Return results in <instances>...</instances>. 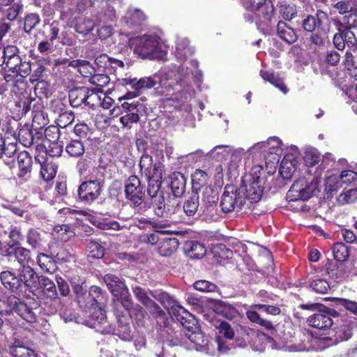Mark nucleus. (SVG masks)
I'll use <instances>...</instances> for the list:
<instances>
[{"mask_svg": "<svg viewBox=\"0 0 357 357\" xmlns=\"http://www.w3.org/2000/svg\"><path fill=\"white\" fill-rule=\"evenodd\" d=\"M198 62L191 60L186 63L185 66H181L177 71L169 70L159 79L157 76L145 77L137 79V78L122 79L121 84L130 86L135 91H140L143 89H151L160 82L161 93L165 96L172 95L170 98L178 102H188L193 96L194 92L187 86L185 89V77L189 73H192V69L197 70Z\"/></svg>", "mask_w": 357, "mask_h": 357, "instance_id": "1", "label": "nucleus"}, {"mask_svg": "<svg viewBox=\"0 0 357 357\" xmlns=\"http://www.w3.org/2000/svg\"><path fill=\"white\" fill-rule=\"evenodd\" d=\"M105 301V295L101 289L96 286L91 287L86 303V307L89 309V316L85 320V324L102 334H109L113 332L114 328L107 321L105 312L102 308Z\"/></svg>", "mask_w": 357, "mask_h": 357, "instance_id": "2", "label": "nucleus"}, {"mask_svg": "<svg viewBox=\"0 0 357 357\" xmlns=\"http://www.w3.org/2000/svg\"><path fill=\"white\" fill-rule=\"evenodd\" d=\"M245 9L252 13L245 15L248 22H255L257 28L264 34H270L274 26V7L271 0H242Z\"/></svg>", "mask_w": 357, "mask_h": 357, "instance_id": "3", "label": "nucleus"}, {"mask_svg": "<svg viewBox=\"0 0 357 357\" xmlns=\"http://www.w3.org/2000/svg\"><path fill=\"white\" fill-rule=\"evenodd\" d=\"M134 52L143 59H161L165 56L167 45L156 34H144L129 39Z\"/></svg>", "mask_w": 357, "mask_h": 357, "instance_id": "4", "label": "nucleus"}, {"mask_svg": "<svg viewBox=\"0 0 357 357\" xmlns=\"http://www.w3.org/2000/svg\"><path fill=\"white\" fill-rule=\"evenodd\" d=\"M321 165L316 167L315 176L310 181H307L305 178H300L291 185L287 194V198L289 202L307 200L313 196H318L321 192L320 175L319 172Z\"/></svg>", "mask_w": 357, "mask_h": 357, "instance_id": "5", "label": "nucleus"}, {"mask_svg": "<svg viewBox=\"0 0 357 357\" xmlns=\"http://www.w3.org/2000/svg\"><path fill=\"white\" fill-rule=\"evenodd\" d=\"M245 190L235 185H227L225 187L221 197L220 206L224 213L238 212L247 204Z\"/></svg>", "mask_w": 357, "mask_h": 357, "instance_id": "6", "label": "nucleus"}, {"mask_svg": "<svg viewBox=\"0 0 357 357\" xmlns=\"http://www.w3.org/2000/svg\"><path fill=\"white\" fill-rule=\"evenodd\" d=\"M104 282L112 294L119 301L125 309L132 307V298L124 281L113 274L104 276Z\"/></svg>", "mask_w": 357, "mask_h": 357, "instance_id": "7", "label": "nucleus"}, {"mask_svg": "<svg viewBox=\"0 0 357 357\" xmlns=\"http://www.w3.org/2000/svg\"><path fill=\"white\" fill-rule=\"evenodd\" d=\"M259 311L264 312L268 314L278 315L281 312L280 307L270 305L257 304L252 305L246 312L247 317L250 321L256 323L268 330H273L274 328L273 324L261 318L259 314Z\"/></svg>", "mask_w": 357, "mask_h": 357, "instance_id": "8", "label": "nucleus"}, {"mask_svg": "<svg viewBox=\"0 0 357 357\" xmlns=\"http://www.w3.org/2000/svg\"><path fill=\"white\" fill-rule=\"evenodd\" d=\"M164 165L160 162H155L154 165L144 174L148 179V194L151 197H157L161 185Z\"/></svg>", "mask_w": 357, "mask_h": 357, "instance_id": "9", "label": "nucleus"}, {"mask_svg": "<svg viewBox=\"0 0 357 357\" xmlns=\"http://www.w3.org/2000/svg\"><path fill=\"white\" fill-rule=\"evenodd\" d=\"M241 188L245 190L243 194L246 196V201L250 203L258 202L262 196L263 188L260 184L259 177L249 176L243 181Z\"/></svg>", "mask_w": 357, "mask_h": 357, "instance_id": "10", "label": "nucleus"}, {"mask_svg": "<svg viewBox=\"0 0 357 357\" xmlns=\"http://www.w3.org/2000/svg\"><path fill=\"white\" fill-rule=\"evenodd\" d=\"M180 335L181 336V340L174 342V344H185L187 340L201 347L208 344V340L203 332L195 325L189 327L184 326Z\"/></svg>", "mask_w": 357, "mask_h": 357, "instance_id": "11", "label": "nucleus"}, {"mask_svg": "<svg viewBox=\"0 0 357 357\" xmlns=\"http://www.w3.org/2000/svg\"><path fill=\"white\" fill-rule=\"evenodd\" d=\"M142 105L139 102L128 103L123 102L121 105L122 112L120 122L124 127L130 128L132 123H137L139 120V107Z\"/></svg>", "mask_w": 357, "mask_h": 357, "instance_id": "12", "label": "nucleus"}, {"mask_svg": "<svg viewBox=\"0 0 357 357\" xmlns=\"http://www.w3.org/2000/svg\"><path fill=\"white\" fill-rule=\"evenodd\" d=\"M126 197L135 205L141 203L144 195V187L142 185L137 176H130L126 181L125 185Z\"/></svg>", "mask_w": 357, "mask_h": 357, "instance_id": "13", "label": "nucleus"}, {"mask_svg": "<svg viewBox=\"0 0 357 357\" xmlns=\"http://www.w3.org/2000/svg\"><path fill=\"white\" fill-rule=\"evenodd\" d=\"M101 185L98 181L83 182L79 187L78 195L82 201L92 202L100 195Z\"/></svg>", "mask_w": 357, "mask_h": 357, "instance_id": "14", "label": "nucleus"}, {"mask_svg": "<svg viewBox=\"0 0 357 357\" xmlns=\"http://www.w3.org/2000/svg\"><path fill=\"white\" fill-rule=\"evenodd\" d=\"M17 274L20 282V290L23 287H28L30 289L37 287V282L40 276H38L29 265L21 266L17 269Z\"/></svg>", "mask_w": 357, "mask_h": 357, "instance_id": "15", "label": "nucleus"}, {"mask_svg": "<svg viewBox=\"0 0 357 357\" xmlns=\"http://www.w3.org/2000/svg\"><path fill=\"white\" fill-rule=\"evenodd\" d=\"M307 323L312 327L318 329H324L330 328L333 322L329 314L328 309L325 308L324 310H319L317 313L310 316L307 319Z\"/></svg>", "mask_w": 357, "mask_h": 357, "instance_id": "16", "label": "nucleus"}, {"mask_svg": "<svg viewBox=\"0 0 357 357\" xmlns=\"http://www.w3.org/2000/svg\"><path fill=\"white\" fill-rule=\"evenodd\" d=\"M50 132H54V137L53 139H49L50 141H52V142H45L44 144L46 154L52 158L60 156L63 149L62 146L56 142L59 139V129L56 127L47 128L45 131V137H47L50 135Z\"/></svg>", "mask_w": 357, "mask_h": 357, "instance_id": "17", "label": "nucleus"}, {"mask_svg": "<svg viewBox=\"0 0 357 357\" xmlns=\"http://www.w3.org/2000/svg\"><path fill=\"white\" fill-rule=\"evenodd\" d=\"M155 298L167 309H171L174 312L183 314L192 317V314L181 306L178 301L170 294L162 292Z\"/></svg>", "mask_w": 357, "mask_h": 357, "instance_id": "18", "label": "nucleus"}, {"mask_svg": "<svg viewBox=\"0 0 357 357\" xmlns=\"http://www.w3.org/2000/svg\"><path fill=\"white\" fill-rule=\"evenodd\" d=\"M44 298L56 299L58 294L54 282L46 276L41 275L37 282V287Z\"/></svg>", "mask_w": 357, "mask_h": 357, "instance_id": "19", "label": "nucleus"}, {"mask_svg": "<svg viewBox=\"0 0 357 357\" xmlns=\"http://www.w3.org/2000/svg\"><path fill=\"white\" fill-rule=\"evenodd\" d=\"M9 353L14 357H38V354L32 348L20 340H15L9 347Z\"/></svg>", "mask_w": 357, "mask_h": 357, "instance_id": "20", "label": "nucleus"}, {"mask_svg": "<svg viewBox=\"0 0 357 357\" xmlns=\"http://www.w3.org/2000/svg\"><path fill=\"white\" fill-rule=\"evenodd\" d=\"M36 160L40 165V176L45 181L52 180L57 172V165L52 159L46 158L41 160L39 157H36Z\"/></svg>", "mask_w": 357, "mask_h": 357, "instance_id": "21", "label": "nucleus"}, {"mask_svg": "<svg viewBox=\"0 0 357 357\" xmlns=\"http://www.w3.org/2000/svg\"><path fill=\"white\" fill-rule=\"evenodd\" d=\"M298 165V160L294 154H287L282 159L280 174L284 178H289L295 172Z\"/></svg>", "mask_w": 357, "mask_h": 357, "instance_id": "22", "label": "nucleus"}, {"mask_svg": "<svg viewBox=\"0 0 357 357\" xmlns=\"http://www.w3.org/2000/svg\"><path fill=\"white\" fill-rule=\"evenodd\" d=\"M34 307H29L26 303L20 301L15 312L28 323H35L37 320V313L39 309L38 303H34Z\"/></svg>", "mask_w": 357, "mask_h": 357, "instance_id": "23", "label": "nucleus"}, {"mask_svg": "<svg viewBox=\"0 0 357 357\" xmlns=\"http://www.w3.org/2000/svg\"><path fill=\"white\" fill-rule=\"evenodd\" d=\"M0 279L5 288L13 292H17L20 290V282L18 274L16 275L10 271H5L1 273Z\"/></svg>", "mask_w": 357, "mask_h": 357, "instance_id": "24", "label": "nucleus"}, {"mask_svg": "<svg viewBox=\"0 0 357 357\" xmlns=\"http://www.w3.org/2000/svg\"><path fill=\"white\" fill-rule=\"evenodd\" d=\"M260 76L266 81L271 83L275 87L278 89L284 94L287 93L288 88L284 83L282 78L277 73H275L273 70H260Z\"/></svg>", "mask_w": 357, "mask_h": 357, "instance_id": "25", "label": "nucleus"}, {"mask_svg": "<svg viewBox=\"0 0 357 357\" xmlns=\"http://www.w3.org/2000/svg\"><path fill=\"white\" fill-rule=\"evenodd\" d=\"M20 300L15 296L0 297V315H10L16 312Z\"/></svg>", "mask_w": 357, "mask_h": 357, "instance_id": "26", "label": "nucleus"}, {"mask_svg": "<svg viewBox=\"0 0 357 357\" xmlns=\"http://www.w3.org/2000/svg\"><path fill=\"white\" fill-rule=\"evenodd\" d=\"M156 206L154 211L155 215L160 217L169 218L172 214L175 213L176 208L174 204H171V202H166L163 197H158L155 200Z\"/></svg>", "mask_w": 357, "mask_h": 357, "instance_id": "27", "label": "nucleus"}, {"mask_svg": "<svg viewBox=\"0 0 357 357\" xmlns=\"http://www.w3.org/2000/svg\"><path fill=\"white\" fill-rule=\"evenodd\" d=\"M277 33L282 40L288 44H292L297 40L294 30L282 21H279L277 24Z\"/></svg>", "mask_w": 357, "mask_h": 357, "instance_id": "28", "label": "nucleus"}, {"mask_svg": "<svg viewBox=\"0 0 357 357\" xmlns=\"http://www.w3.org/2000/svg\"><path fill=\"white\" fill-rule=\"evenodd\" d=\"M87 93H89V90L86 87L72 89L69 93V101L72 107H78L82 104L86 105Z\"/></svg>", "mask_w": 357, "mask_h": 357, "instance_id": "29", "label": "nucleus"}, {"mask_svg": "<svg viewBox=\"0 0 357 357\" xmlns=\"http://www.w3.org/2000/svg\"><path fill=\"white\" fill-rule=\"evenodd\" d=\"M170 188L176 197L183 195L185 189L186 180L185 176L180 172H174L170 176Z\"/></svg>", "mask_w": 357, "mask_h": 357, "instance_id": "30", "label": "nucleus"}, {"mask_svg": "<svg viewBox=\"0 0 357 357\" xmlns=\"http://www.w3.org/2000/svg\"><path fill=\"white\" fill-rule=\"evenodd\" d=\"M193 53V50L189 47V40L185 38H178L176 45L175 56L180 62L185 61Z\"/></svg>", "mask_w": 357, "mask_h": 357, "instance_id": "31", "label": "nucleus"}, {"mask_svg": "<svg viewBox=\"0 0 357 357\" xmlns=\"http://www.w3.org/2000/svg\"><path fill=\"white\" fill-rule=\"evenodd\" d=\"M178 241L176 238H167L160 243L158 251L162 256H169L178 248Z\"/></svg>", "mask_w": 357, "mask_h": 357, "instance_id": "32", "label": "nucleus"}, {"mask_svg": "<svg viewBox=\"0 0 357 357\" xmlns=\"http://www.w3.org/2000/svg\"><path fill=\"white\" fill-rule=\"evenodd\" d=\"M185 250L187 255L193 259H199L204 257L206 254V249L204 246L197 242L190 241L185 243Z\"/></svg>", "mask_w": 357, "mask_h": 357, "instance_id": "33", "label": "nucleus"}, {"mask_svg": "<svg viewBox=\"0 0 357 357\" xmlns=\"http://www.w3.org/2000/svg\"><path fill=\"white\" fill-rule=\"evenodd\" d=\"M27 243L33 249L43 250L45 245L44 238L39 231L30 229L26 234Z\"/></svg>", "mask_w": 357, "mask_h": 357, "instance_id": "34", "label": "nucleus"}, {"mask_svg": "<svg viewBox=\"0 0 357 357\" xmlns=\"http://www.w3.org/2000/svg\"><path fill=\"white\" fill-rule=\"evenodd\" d=\"M335 332V343L349 340L352 335V325L350 322H344L336 328Z\"/></svg>", "mask_w": 357, "mask_h": 357, "instance_id": "35", "label": "nucleus"}, {"mask_svg": "<svg viewBox=\"0 0 357 357\" xmlns=\"http://www.w3.org/2000/svg\"><path fill=\"white\" fill-rule=\"evenodd\" d=\"M17 162L20 169V176H23L31 169V157L26 151H22L17 155Z\"/></svg>", "mask_w": 357, "mask_h": 357, "instance_id": "36", "label": "nucleus"}, {"mask_svg": "<svg viewBox=\"0 0 357 357\" xmlns=\"http://www.w3.org/2000/svg\"><path fill=\"white\" fill-rule=\"evenodd\" d=\"M199 206V195L192 192L183 204V211L188 216H193L197 213Z\"/></svg>", "mask_w": 357, "mask_h": 357, "instance_id": "37", "label": "nucleus"}, {"mask_svg": "<svg viewBox=\"0 0 357 357\" xmlns=\"http://www.w3.org/2000/svg\"><path fill=\"white\" fill-rule=\"evenodd\" d=\"M66 151L70 156L77 158L84 154V145L81 140L72 139L66 144Z\"/></svg>", "mask_w": 357, "mask_h": 357, "instance_id": "38", "label": "nucleus"}, {"mask_svg": "<svg viewBox=\"0 0 357 357\" xmlns=\"http://www.w3.org/2000/svg\"><path fill=\"white\" fill-rule=\"evenodd\" d=\"M342 187L341 181L337 175H331L324 180V191L327 195H332Z\"/></svg>", "mask_w": 357, "mask_h": 357, "instance_id": "39", "label": "nucleus"}, {"mask_svg": "<svg viewBox=\"0 0 357 357\" xmlns=\"http://www.w3.org/2000/svg\"><path fill=\"white\" fill-rule=\"evenodd\" d=\"M8 240L5 241V243L10 248L20 244V242L24 239L21 229L18 227H11L8 232Z\"/></svg>", "mask_w": 357, "mask_h": 357, "instance_id": "40", "label": "nucleus"}, {"mask_svg": "<svg viewBox=\"0 0 357 357\" xmlns=\"http://www.w3.org/2000/svg\"><path fill=\"white\" fill-rule=\"evenodd\" d=\"M37 261L41 270L47 273H52L55 270V264L52 257L43 253L38 255Z\"/></svg>", "mask_w": 357, "mask_h": 357, "instance_id": "41", "label": "nucleus"}, {"mask_svg": "<svg viewBox=\"0 0 357 357\" xmlns=\"http://www.w3.org/2000/svg\"><path fill=\"white\" fill-rule=\"evenodd\" d=\"M70 66L77 67L79 73L84 77H91L95 73L94 68L85 60L73 61L70 63Z\"/></svg>", "mask_w": 357, "mask_h": 357, "instance_id": "42", "label": "nucleus"}, {"mask_svg": "<svg viewBox=\"0 0 357 357\" xmlns=\"http://www.w3.org/2000/svg\"><path fill=\"white\" fill-rule=\"evenodd\" d=\"M104 62L105 65L102 66L105 68H113L117 69L118 68H123L124 67V63L122 61L109 57L106 54H102L96 58V63L98 65H100V63Z\"/></svg>", "mask_w": 357, "mask_h": 357, "instance_id": "43", "label": "nucleus"}, {"mask_svg": "<svg viewBox=\"0 0 357 357\" xmlns=\"http://www.w3.org/2000/svg\"><path fill=\"white\" fill-rule=\"evenodd\" d=\"M145 20L144 13L139 10H129L125 17L126 23L130 26H137Z\"/></svg>", "mask_w": 357, "mask_h": 357, "instance_id": "44", "label": "nucleus"}, {"mask_svg": "<svg viewBox=\"0 0 357 357\" xmlns=\"http://www.w3.org/2000/svg\"><path fill=\"white\" fill-rule=\"evenodd\" d=\"M282 142L277 137H272L266 141V153L280 155L282 151Z\"/></svg>", "mask_w": 357, "mask_h": 357, "instance_id": "45", "label": "nucleus"}, {"mask_svg": "<svg viewBox=\"0 0 357 357\" xmlns=\"http://www.w3.org/2000/svg\"><path fill=\"white\" fill-rule=\"evenodd\" d=\"M303 160L306 166L313 167L320 162L321 155L317 149L310 148L305 150Z\"/></svg>", "mask_w": 357, "mask_h": 357, "instance_id": "46", "label": "nucleus"}, {"mask_svg": "<svg viewBox=\"0 0 357 357\" xmlns=\"http://www.w3.org/2000/svg\"><path fill=\"white\" fill-rule=\"evenodd\" d=\"M231 151L228 146L218 145L215 146L210 152L205 154L208 157L215 160H221L225 158Z\"/></svg>", "mask_w": 357, "mask_h": 357, "instance_id": "47", "label": "nucleus"}, {"mask_svg": "<svg viewBox=\"0 0 357 357\" xmlns=\"http://www.w3.org/2000/svg\"><path fill=\"white\" fill-rule=\"evenodd\" d=\"M209 178V175L202 169H196L192 174V183L194 188H199L205 185Z\"/></svg>", "mask_w": 357, "mask_h": 357, "instance_id": "48", "label": "nucleus"}, {"mask_svg": "<svg viewBox=\"0 0 357 357\" xmlns=\"http://www.w3.org/2000/svg\"><path fill=\"white\" fill-rule=\"evenodd\" d=\"M53 231L56 237L64 242L68 241L74 235L73 231L70 229L69 226L67 225H56Z\"/></svg>", "mask_w": 357, "mask_h": 357, "instance_id": "49", "label": "nucleus"}, {"mask_svg": "<svg viewBox=\"0 0 357 357\" xmlns=\"http://www.w3.org/2000/svg\"><path fill=\"white\" fill-rule=\"evenodd\" d=\"M14 255L22 266L28 265L31 260L30 250L23 247L15 248L14 250Z\"/></svg>", "mask_w": 357, "mask_h": 357, "instance_id": "50", "label": "nucleus"}, {"mask_svg": "<svg viewBox=\"0 0 357 357\" xmlns=\"http://www.w3.org/2000/svg\"><path fill=\"white\" fill-rule=\"evenodd\" d=\"M333 254L337 261H344L349 256L348 248L342 243H336L333 247Z\"/></svg>", "mask_w": 357, "mask_h": 357, "instance_id": "51", "label": "nucleus"}, {"mask_svg": "<svg viewBox=\"0 0 357 357\" xmlns=\"http://www.w3.org/2000/svg\"><path fill=\"white\" fill-rule=\"evenodd\" d=\"M17 151V145L15 143L6 144L5 139L0 134V158L4 155L10 158Z\"/></svg>", "mask_w": 357, "mask_h": 357, "instance_id": "52", "label": "nucleus"}, {"mask_svg": "<svg viewBox=\"0 0 357 357\" xmlns=\"http://www.w3.org/2000/svg\"><path fill=\"white\" fill-rule=\"evenodd\" d=\"M89 257L95 259L102 258L105 254V248L98 242L90 241L87 244Z\"/></svg>", "mask_w": 357, "mask_h": 357, "instance_id": "53", "label": "nucleus"}, {"mask_svg": "<svg viewBox=\"0 0 357 357\" xmlns=\"http://www.w3.org/2000/svg\"><path fill=\"white\" fill-rule=\"evenodd\" d=\"M357 200V188L350 189L347 192H342L337 199L340 205L353 203Z\"/></svg>", "mask_w": 357, "mask_h": 357, "instance_id": "54", "label": "nucleus"}, {"mask_svg": "<svg viewBox=\"0 0 357 357\" xmlns=\"http://www.w3.org/2000/svg\"><path fill=\"white\" fill-rule=\"evenodd\" d=\"M95 24L90 19H84L78 22L75 26V30L77 33L86 35L94 28Z\"/></svg>", "mask_w": 357, "mask_h": 357, "instance_id": "55", "label": "nucleus"}, {"mask_svg": "<svg viewBox=\"0 0 357 357\" xmlns=\"http://www.w3.org/2000/svg\"><path fill=\"white\" fill-rule=\"evenodd\" d=\"M310 287L317 293L326 294L330 289V285L326 280L314 279L310 282Z\"/></svg>", "mask_w": 357, "mask_h": 357, "instance_id": "56", "label": "nucleus"}, {"mask_svg": "<svg viewBox=\"0 0 357 357\" xmlns=\"http://www.w3.org/2000/svg\"><path fill=\"white\" fill-rule=\"evenodd\" d=\"M40 22V17L36 13L28 14L24 19V30L26 33H29L33 30Z\"/></svg>", "mask_w": 357, "mask_h": 357, "instance_id": "57", "label": "nucleus"}, {"mask_svg": "<svg viewBox=\"0 0 357 357\" xmlns=\"http://www.w3.org/2000/svg\"><path fill=\"white\" fill-rule=\"evenodd\" d=\"M268 337L264 333L255 334L251 342V346L255 351H263L265 349V342Z\"/></svg>", "mask_w": 357, "mask_h": 357, "instance_id": "58", "label": "nucleus"}, {"mask_svg": "<svg viewBox=\"0 0 357 357\" xmlns=\"http://www.w3.org/2000/svg\"><path fill=\"white\" fill-rule=\"evenodd\" d=\"M247 151L243 148H238L232 151L231 155V164L229 165L230 169H235L239 162H241L243 155H244Z\"/></svg>", "mask_w": 357, "mask_h": 357, "instance_id": "59", "label": "nucleus"}, {"mask_svg": "<svg viewBox=\"0 0 357 357\" xmlns=\"http://www.w3.org/2000/svg\"><path fill=\"white\" fill-rule=\"evenodd\" d=\"M131 317H133L136 320L141 321L147 315L146 312L144 310L142 306L138 304L133 305L129 309H126Z\"/></svg>", "mask_w": 357, "mask_h": 357, "instance_id": "60", "label": "nucleus"}, {"mask_svg": "<svg viewBox=\"0 0 357 357\" xmlns=\"http://www.w3.org/2000/svg\"><path fill=\"white\" fill-rule=\"evenodd\" d=\"M131 317H133L136 320L141 321L147 315L146 312L144 310L142 306L138 304L133 305L129 309H126Z\"/></svg>", "mask_w": 357, "mask_h": 357, "instance_id": "61", "label": "nucleus"}, {"mask_svg": "<svg viewBox=\"0 0 357 357\" xmlns=\"http://www.w3.org/2000/svg\"><path fill=\"white\" fill-rule=\"evenodd\" d=\"M131 317H133L136 320L141 321L147 315L146 312L144 310L142 306L138 304L133 305L129 309H126Z\"/></svg>", "mask_w": 357, "mask_h": 357, "instance_id": "62", "label": "nucleus"}, {"mask_svg": "<svg viewBox=\"0 0 357 357\" xmlns=\"http://www.w3.org/2000/svg\"><path fill=\"white\" fill-rule=\"evenodd\" d=\"M89 80L93 85L99 87H104L109 84L110 79L107 75L93 73Z\"/></svg>", "mask_w": 357, "mask_h": 357, "instance_id": "63", "label": "nucleus"}, {"mask_svg": "<svg viewBox=\"0 0 357 357\" xmlns=\"http://www.w3.org/2000/svg\"><path fill=\"white\" fill-rule=\"evenodd\" d=\"M195 289L202 292H213L216 289V286L206 280H198L195 282Z\"/></svg>", "mask_w": 357, "mask_h": 357, "instance_id": "64", "label": "nucleus"}]
</instances>
